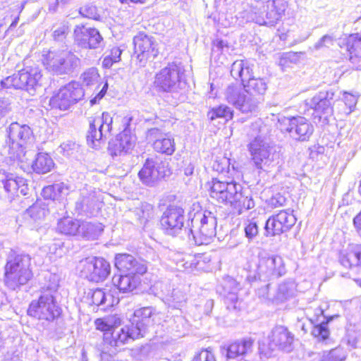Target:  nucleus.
<instances>
[{
    "mask_svg": "<svg viewBox=\"0 0 361 361\" xmlns=\"http://www.w3.org/2000/svg\"><path fill=\"white\" fill-rule=\"evenodd\" d=\"M158 315L152 307H145L139 308L134 312L135 318H137L136 321L142 322L148 326L154 323V317Z\"/></svg>",
    "mask_w": 361,
    "mask_h": 361,
    "instance_id": "40",
    "label": "nucleus"
},
{
    "mask_svg": "<svg viewBox=\"0 0 361 361\" xmlns=\"http://www.w3.org/2000/svg\"><path fill=\"white\" fill-rule=\"evenodd\" d=\"M131 121V116H128L123 118L124 129L123 132L117 135L114 140V156L117 155L118 153L120 154L122 152L126 154L134 147L135 139L128 128Z\"/></svg>",
    "mask_w": 361,
    "mask_h": 361,
    "instance_id": "27",
    "label": "nucleus"
},
{
    "mask_svg": "<svg viewBox=\"0 0 361 361\" xmlns=\"http://www.w3.org/2000/svg\"><path fill=\"white\" fill-rule=\"evenodd\" d=\"M238 343L235 341L230 344L227 348L226 356L229 359H234L239 356Z\"/></svg>",
    "mask_w": 361,
    "mask_h": 361,
    "instance_id": "59",
    "label": "nucleus"
},
{
    "mask_svg": "<svg viewBox=\"0 0 361 361\" xmlns=\"http://www.w3.org/2000/svg\"><path fill=\"white\" fill-rule=\"evenodd\" d=\"M227 102L243 113H252L258 110V101L252 99L240 86L229 85L225 92Z\"/></svg>",
    "mask_w": 361,
    "mask_h": 361,
    "instance_id": "16",
    "label": "nucleus"
},
{
    "mask_svg": "<svg viewBox=\"0 0 361 361\" xmlns=\"http://www.w3.org/2000/svg\"><path fill=\"white\" fill-rule=\"evenodd\" d=\"M80 63V59L68 50L49 51L43 59L45 68L56 75L72 73L79 66Z\"/></svg>",
    "mask_w": 361,
    "mask_h": 361,
    "instance_id": "7",
    "label": "nucleus"
},
{
    "mask_svg": "<svg viewBox=\"0 0 361 361\" xmlns=\"http://www.w3.org/2000/svg\"><path fill=\"white\" fill-rule=\"evenodd\" d=\"M44 78L39 66L30 61H24L23 68L1 80L2 88L13 87L23 90L34 95L43 86Z\"/></svg>",
    "mask_w": 361,
    "mask_h": 361,
    "instance_id": "4",
    "label": "nucleus"
},
{
    "mask_svg": "<svg viewBox=\"0 0 361 361\" xmlns=\"http://www.w3.org/2000/svg\"><path fill=\"white\" fill-rule=\"evenodd\" d=\"M66 30L67 29L64 26L55 30L53 33L54 40L60 42L65 39L67 33Z\"/></svg>",
    "mask_w": 361,
    "mask_h": 361,
    "instance_id": "62",
    "label": "nucleus"
},
{
    "mask_svg": "<svg viewBox=\"0 0 361 361\" xmlns=\"http://www.w3.org/2000/svg\"><path fill=\"white\" fill-rule=\"evenodd\" d=\"M103 202L95 191L82 190L80 197L75 203V210L78 214L87 216H96L102 207Z\"/></svg>",
    "mask_w": 361,
    "mask_h": 361,
    "instance_id": "23",
    "label": "nucleus"
},
{
    "mask_svg": "<svg viewBox=\"0 0 361 361\" xmlns=\"http://www.w3.org/2000/svg\"><path fill=\"white\" fill-rule=\"evenodd\" d=\"M356 39V36H349L347 40L349 61L354 69L361 70V41Z\"/></svg>",
    "mask_w": 361,
    "mask_h": 361,
    "instance_id": "33",
    "label": "nucleus"
},
{
    "mask_svg": "<svg viewBox=\"0 0 361 361\" xmlns=\"http://www.w3.org/2000/svg\"><path fill=\"white\" fill-rule=\"evenodd\" d=\"M208 185L210 197L219 202L228 204L235 214L240 215L255 207L252 196L235 181L212 178Z\"/></svg>",
    "mask_w": 361,
    "mask_h": 361,
    "instance_id": "1",
    "label": "nucleus"
},
{
    "mask_svg": "<svg viewBox=\"0 0 361 361\" xmlns=\"http://www.w3.org/2000/svg\"><path fill=\"white\" fill-rule=\"evenodd\" d=\"M94 324L96 329L103 332V341L99 346L101 360L111 361L113 324H109L103 318L97 319Z\"/></svg>",
    "mask_w": 361,
    "mask_h": 361,
    "instance_id": "25",
    "label": "nucleus"
},
{
    "mask_svg": "<svg viewBox=\"0 0 361 361\" xmlns=\"http://www.w3.org/2000/svg\"><path fill=\"white\" fill-rule=\"evenodd\" d=\"M231 74L234 78H240L244 85L252 78V68L247 61L237 60L231 66Z\"/></svg>",
    "mask_w": 361,
    "mask_h": 361,
    "instance_id": "34",
    "label": "nucleus"
},
{
    "mask_svg": "<svg viewBox=\"0 0 361 361\" xmlns=\"http://www.w3.org/2000/svg\"><path fill=\"white\" fill-rule=\"evenodd\" d=\"M347 354L342 348H336L324 355L322 361H344Z\"/></svg>",
    "mask_w": 361,
    "mask_h": 361,
    "instance_id": "47",
    "label": "nucleus"
},
{
    "mask_svg": "<svg viewBox=\"0 0 361 361\" xmlns=\"http://www.w3.org/2000/svg\"><path fill=\"white\" fill-rule=\"evenodd\" d=\"M343 100L349 108L348 113H351L357 104V98L351 94L345 92L343 94Z\"/></svg>",
    "mask_w": 361,
    "mask_h": 361,
    "instance_id": "57",
    "label": "nucleus"
},
{
    "mask_svg": "<svg viewBox=\"0 0 361 361\" xmlns=\"http://www.w3.org/2000/svg\"><path fill=\"white\" fill-rule=\"evenodd\" d=\"M85 92L78 82H71L59 89L49 100L51 109L67 110L83 98Z\"/></svg>",
    "mask_w": 361,
    "mask_h": 361,
    "instance_id": "12",
    "label": "nucleus"
},
{
    "mask_svg": "<svg viewBox=\"0 0 361 361\" xmlns=\"http://www.w3.org/2000/svg\"><path fill=\"white\" fill-rule=\"evenodd\" d=\"M296 223V218L287 210H281L270 216L265 224L267 235L274 236L288 231Z\"/></svg>",
    "mask_w": 361,
    "mask_h": 361,
    "instance_id": "19",
    "label": "nucleus"
},
{
    "mask_svg": "<svg viewBox=\"0 0 361 361\" xmlns=\"http://www.w3.org/2000/svg\"><path fill=\"white\" fill-rule=\"evenodd\" d=\"M74 34L76 44L84 49H96L102 40L97 29L85 25H77Z\"/></svg>",
    "mask_w": 361,
    "mask_h": 361,
    "instance_id": "24",
    "label": "nucleus"
},
{
    "mask_svg": "<svg viewBox=\"0 0 361 361\" xmlns=\"http://www.w3.org/2000/svg\"><path fill=\"white\" fill-rule=\"evenodd\" d=\"M279 123L281 130L295 141H307L314 132L313 125L303 116L281 117Z\"/></svg>",
    "mask_w": 361,
    "mask_h": 361,
    "instance_id": "11",
    "label": "nucleus"
},
{
    "mask_svg": "<svg viewBox=\"0 0 361 361\" xmlns=\"http://www.w3.org/2000/svg\"><path fill=\"white\" fill-rule=\"evenodd\" d=\"M184 210L178 206L170 205L163 213L160 224L166 233L176 235L182 230L184 226Z\"/></svg>",
    "mask_w": 361,
    "mask_h": 361,
    "instance_id": "18",
    "label": "nucleus"
},
{
    "mask_svg": "<svg viewBox=\"0 0 361 361\" xmlns=\"http://www.w3.org/2000/svg\"><path fill=\"white\" fill-rule=\"evenodd\" d=\"M135 53L140 62L154 58L157 56L159 50L157 43L154 38L144 32H139L133 38Z\"/></svg>",
    "mask_w": 361,
    "mask_h": 361,
    "instance_id": "21",
    "label": "nucleus"
},
{
    "mask_svg": "<svg viewBox=\"0 0 361 361\" xmlns=\"http://www.w3.org/2000/svg\"><path fill=\"white\" fill-rule=\"evenodd\" d=\"M53 281L42 288L41 294L37 300H32L29 305L27 314L39 320L54 322L62 313V309L58 304L56 294L59 283L55 275H49Z\"/></svg>",
    "mask_w": 361,
    "mask_h": 361,
    "instance_id": "2",
    "label": "nucleus"
},
{
    "mask_svg": "<svg viewBox=\"0 0 361 361\" xmlns=\"http://www.w3.org/2000/svg\"><path fill=\"white\" fill-rule=\"evenodd\" d=\"M339 262L345 268L361 266V244H350L341 250Z\"/></svg>",
    "mask_w": 361,
    "mask_h": 361,
    "instance_id": "28",
    "label": "nucleus"
},
{
    "mask_svg": "<svg viewBox=\"0 0 361 361\" xmlns=\"http://www.w3.org/2000/svg\"><path fill=\"white\" fill-rule=\"evenodd\" d=\"M114 267L122 272L127 274H143L147 271V265L143 260H136L128 254H118L114 257Z\"/></svg>",
    "mask_w": 361,
    "mask_h": 361,
    "instance_id": "26",
    "label": "nucleus"
},
{
    "mask_svg": "<svg viewBox=\"0 0 361 361\" xmlns=\"http://www.w3.org/2000/svg\"><path fill=\"white\" fill-rule=\"evenodd\" d=\"M11 110V104L7 99L0 98V119Z\"/></svg>",
    "mask_w": 361,
    "mask_h": 361,
    "instance_id": "58",
    "label": "nucleus"
},
{
    "mask_svg": "<svg viewBox=\"0 0 361 361\" xmlns=\"http://www.w3.org/2000/svg\"><path fill=\"white\" fill-rule=\"evenodd\" d=\"M214 50L216 49L217 51H224L225 49H228V43L222 39H216L214 42Z\"/></svg>",
    "mask_w": 361,
    "mask_h": 361,
    "instance_id": "64",
    "label": "nucleus"
},
{
    "mask_svg": "<svg viewBox=\"0 0 361 361\" xmlns=\"http://www.w3.org/2000/svg\"><path fill=\"white\" fill-rule=\"evenodd\" d=\"M237 343H238L239 355H243L252 350L254 341L250 338H246L237 341Z\"/></svg>",
    "mask_w": 361,
    "mask_h": 361,
    "instance_id": "50",
    "label": "nucleus"
},
{
    "mask_svg": "<svg viewBox=\"0 0 361 361\" xmlns=\"http://www.w3.org/2000/svg\"><path fill=\"white\" fill-rule=\"evenodd\" d=\"M233 111L231 108L224 105L213 109L208 113V117L211 120H214L216 118H224L226 121H228L233 118Z\"/></svg>",
    "mask_w": 361,
    "mask_h": 361,
    "instance_id": "42",
    "label": "nucleus"
},
{
    "mask_svg": "<svg viewBox=\"0 0 361 361\" xmlns=\"http://www.w3.org/2000/svg\"><path fill=\"white\" fill-rule=\"evenodd\" d=\"M53 188L56 192L57 198L61 196L67 195L71 190L69 185L63 182L53 184Z\"/></svg>",
    "mask_w": 361,
    "mask_h": 361,
    "instance_id": "53",
    "label": "nucleus"
},
{
    "mask_svg": "<svg viewBox=\"0 0 361 361\" xmlns=\"http://www.w3.org/2000/svg\"><path fill=\"white\" fill-rule=\"evenodd\" d=\"M138 204L139 206L135 209L133 212L140 224L146 223L154 216L153 207L147 203L139 202Z\"/></svg>",
    "mask_w": 361,
    "mask_h": 361,
    "instance_id": "41",
    "label": "nucleus"
},
{
    "mask_svg": "<svg viewBox=\"0 0 361 361\" xmlns=\"http://www.w3.org/2000/svg\"><path fill=\"white\" fill-rule=\"evenodd\" d=\"M82 84L87 87L97 91L100 87L102 78L96 68H90L85 71L81 75Z\"/></svg>",
    "mask_w": 361,
    "mask_h": 361,
    "instance_id": "37",
    "label": "nucleus"
},
{
    "mask_svg": "<svg viewBox=\"0 0 361 361\" xmlns=\"http://www.w3.org/2000/svg\"><path fill=\"white\" fill-rule=\"evenodd\" d=\"M251 128L259 135H257L250 142L248 150L256 167L262 169L264 166H269L274 160L273 147L267 139L262 136V132L266 126H262V121L260 119L253 123Z\"/></svg>",
    "mask_w": 361,
    "mask_h": 361,
    "instance_id": "6",
    "label": "nucleus"
},
{
    "mask_svg": "<svg viewBox=\"0 0 361 361\" xmlns=\"http://www.w3.org/2000/svg\"><path fill=\"white\" fill-rule=\"evenodd\" d=\"M295 289V283L286 281L281 283L278 288L277 295L280 299H286L293 295Z\"/></svg>",
    "mask_w": 361,
    "mask_h": 361,
    "instance_id": "45",
    "label": "nucleus"
},
{
    "mask_svg": "<svg viewBox=\"0 0 361 361\" xmlns=\"http://www.w3.org/2000/svg\"><path fill=\"white\" fill-rule=\"evenodd\" d=\"M8 140L7 142L10 154L16 158L24 154V149L34 142V135L30 127L25 124L13 122L6 130Z\"/></svg>",
    "mask_w": 361,
    "mask_h": 361,
    "instance_id": "9",
    "label": "nucleus"
},
{
    "mask_svg": "<svg viewBox=\"0 0 361 361\" xmlns=\"http://www.w3.org/2000/svg\"><path fill=\"white\" fill-rule=\"evenodd\" d=\"M146 140L159 153L171 155L175 152L174 138L170 133H165L159 128H152L147 131Z\"/></svg>",
    "mask_w": 361,
    "mask_h": 361,
    "instance_id": "20",
    "label": "nucleus"
},
{
    "mask_svg": "<svg viewBox=\"0 0 361 361\" xmlns=\"http://www.w3.org/2000/svg\"><path fill=\"white\" fill-rule=\"evenodd\" d=\"M26 180L23 178L17 176L15 174L7 173L6 178L4 180L2 188L8 194L9 197L18 196V193L25 195L27 193L28 188Z\"/></svg>",
    "mask_w": 361,
    "mask_h": 361,
    "instance_id": "29",
    "label": "nucleus"
},
{
    "mask_svg": "<svg viewBox=\"0 0 361 361\" xmlns=\"http://www.w3.org/2000/svg\"><path fill=\"white\" fill-rule=\"evenodd\" d=\"M258 226L255 222H249L245 227V233L249 240H252L258 234Z\"/></svg>",
    "mask_w": 361,
    "mask_h": 361,
    "instance_id": "54",
    "label": "nucleus"
},
{
    "mask_svg": "<svg viewBox=\"0 0 361 361\" xmlns=\"http://www.w3.org/2000/svg\"><path fill=\"white\" fill-rule=\"evenodd\" d=\"M79 12L82 16L90 19L99 20L100 17L97 7L92 4H87L81 7Z\"/></svg>",
    "mask_w": 361,
    "mask_h": 361,
    "instance_id": "49",
    "label": "nucleus"
},
{
    "mask_svg": "<svg viewBox=\"0 0 361 361\" xmlns=\"http://www.w3.org/2000/svg\"><path fill=\"white\" fill-rule=\"evenodd\" d=\"M268 339V345L271 350H281L288 353L293 350L294 335L284 326H275Z\"/></svg>",
    "mask_w": 361,
    "mask_h": 361,
    "instance_id": "22",
    "label": "nucleus"
},
{
    "mask_svg": "<svg viewBox=\"0 0 361 361\" xmlns=\"http://www.w3.org/2000/svg\"><path fill=\"white\" fill-rule=\"evenodd\" d=\"M138 279L135 275L132 274H121L116 286L121 292H130L136 288L139 282Z\"/></svg>",
    "mask_w": 361,
    "mask_h": 361,
    "instance_id": "39",
    "label": "nucleus"
},
{
    "mask_svg": "<svg viewBox=\"0 0 361 361\" xmlns=\"http://www.w3.org/2000/svg\"><path fill=\"white\" fill-rule=\"evenodd\" d=\"M250 6V18L259 25L274 26L288 7L285 0H245Z\"/></svg>",
    "mask_w": 361,
    "mask_h": 361,
    "instance_id": "5",
    "label": "nucleus"
},
{
    "mask_svg": "<svg viewBox=\"0 0 361 361\" xmlns=\"http://www.w3.org/2000/svg\"><path fill=\"white\" fill-rule=\"evenodd\" d=\"M183 74V68L180 65L176 63H169L156 73L154 86L160 92L178 93L183 85L181 81Z\"/></svg>",
    "mask_w": 361,
    "mask_h": 361,
    "instance_id": "8",
    "label": "nucleus"
},
{
    "mask_svg": "<svg viewBox=\"0 0 361 361\" xmlns=\"http://www.w3.org/2000/svg\"><path fill=\"white\" fill-rule=\"evenodd\" d=\"M286 198L279 194L276 195V196L273 197L271 199V204L274 207H279L284 206L286 204Z\"/></svg>",
    "mask_w": 361,
    "mask_h": 361,
    "instance_id": "63",
    "label": "nucleus"
},
{
    "mask_svg": "<svg viewBox=\"0 0 361 361\" xmlns=\"http://www.w3.org/2000/svg\"><path fill=\"white\" fill-rule=\"evenodd\" d=\"M245 92L252 99H257L258 105L263 100V96L267 90V82L264 78L252 77L243 85Z\"/></svg>",
    "mask_w": 361,
    "mask_h": 361,
    "instance_id": "32",
    "label": "nucleus"
},
{
    "mask_svg": "<svg viewBox=\"0 0 361 361\" xmlns=\"http://www.w3.org/2000/svg\"><path fill=\"white\" fill-rule=\"evenodd\" d=\"M191 224L190 231L198 245L208 244L216 235V220L210 212L195 214Z\"/></svg>",
    "mask_w": 361,
    "mask_h": 361,
    "instance_id": "10",
    "label": "nucleus"
},
{
    "mask_svg": "<svg viewBox=\"0 0 361 361\" xmlns=\"http://www.w3.org/2000/svg\"><path fill=\"white\" fill-rule=\"evenodd\" d=\"M47 214V210L42 207L39 203L33 204L25 212V214L29 216L34 221L42 219Z\"/></svg>",
    "mask_w": 361,
    "mask_h": 361,
    "instance_id": "44",
    "label": "nucleus"
},
{
    "mask_svg": "<svg viewBox=\"0 0 361 361\" xmlns=\"http://www.w3.org/2000/svg\"><path fill=\"white\" fill-rule=\"evenodd\" d=\"M315 316L317 317L315 322L319 323L313 326L311 334L319 341H325L330 335L327 325L334 317L326 318L324 315V310L320 307L315 310Z\"/></svg>",
    "mask_w": 361,
    "mask_h": 361,
    "instance_id": "31",
    "label": "nucleus"
},
{
    "mask_svg": "<svg viewBox=\"0 0 361 361\" xmlns=\"http://www.w3.org/2000/svg\"><path fill=\"white\" fill-rule=\"evenodd\" d=\"M80 276L98 283L106 279L111 272L109 262L102 257H90L80 261Z\"/></svg>",
    "mask_w": 361,
    "mask_h": 361,
    "instance_id": "13",
    "label": "nucleus"
},
{
    "mask_svg": "<svg viewBox=\"0 0 361 361\" xmlns=\"http://www.w3.org/2000/svg\"><path fill=\"white\" fill-rule=\"evenodd\" d=\"M169 172L168 163L155 156L146 159L138 176L144 184L153 186L164 178Z\"/></svg>",
    "mask_w": 361,
    "mask_h": 361,
    "instance_id": "14",
    "label": "nucleus"
},
{
    "mask_svg": "<svg viewBox=\"0 0 361 361\" xmlns=\"http://www.w3.org/2000/svg\"><path fill=\"white\" fill-rule=\"evenodd\" d=\"M334 39L332 36L324 35L315 44L314 48L319 49L322 47H329L334 44Z\"/></svg>",
    "mask_w": 361,
    "mask_h": 361,
    "instance_id": "55",
    "label": "nucleus"
},
{
    "mask_svg": "<svg viewBox=\"0 0 361 361\" xmlns=\"http://www.w3.org/2000/svg\"><path fill=\"white\" fill-rule=\"evenodd\" d=\"M107 89H108V83H107V82H105L104 84L103 85L102 89L97 93L95 97L90 100L91 104L94 105V104H97V102L98 101H99L101 99H102L103 97L105 95Z\"/></svg>",
    "mask_w": 361,
    "mask_h": 361,
    "instance_id": "61",
    "label": "nucleus"
},
{
    "mask_svg": "<svg viewBox=\"0 0 361 361\" xmlns=\"http://www.w3.org/2000/svg\"><path fill=\"white\" fill-rule=\"evenodd\" d=\"M113 117L109 113L102 114V117L97 120H90V127L87 134V145L92 148L99 147L103 138L111 135Z\"/></svg>",
    "mask_w": 361,
    "mask_h": 361,
    "instance_id": "15",
    "label": "nucleus"
},
{
    "mask_svg": "<svg viewBox=\"0 0 361 361\" xmlns=\"http://www.w3.org/2000/svg\"><path fill=\"white\" fill-rule=\"evenodd\" d=\"M230 166L229 159L226 157H217L212 164L214 171L218 173H224L228 170Z\"/></svg>",
    "mask_w": 361,
    "mask_h": 361,
    "instance_id": "48",
    "label": "nucleus"
},
{
    "mask_svg": "<svg viewBox=\"0 0 361 361\" xmlns=\"http://www.w3.org/2000/svg\"><path fill=\"white\" fill-rule=\"evenodd\" d=\"M54 163L47 153H38L32 164L33 171L37 173H47L54 168Z\"/></svg>",
    "mask_w": 361,
    "mask_h": 361,
    "instance_id": "36",
    "label": "nucleus"
},
{
    "mask_svg": "<svg viewBox=\"0 0 361 361\" xmlns=\"http://www.w3.org/2000/svg\"><path fill=\"white\" fill-rule=\"evenodd\" d=\"M129 340H132V338L131 336L129 335L128 328L126 326L125 327L121 328L117 332L116 338L114 337V343L116 345H118L119 343L124 344Z\"/></svg>",
    "mask_w": 361,
    "mask_h": 361,
    "instance_id": "52",
    "label": "nucleus"
},
{
    "mask_svg": "<svg viewBox=\"0 0 361 361\" xmlns=\"http://www.w3.org/2000/svg\"><path fill=\"white\" fill-rule=\"evenodd\" d=\"M136 322V324L134 325L133 323L131 325L126 326L128 328V331L129 332V335L131 336L132 340L137 339L140 337H143L146 332V326L142 322Z\"/></svg>",
    "mask_w": 361,
    "mask_h": 361,
    "instance_id": "46",
    "label": "nucleus"
},
{
    "mask_svg": "<svg viewBox=\"0 0 361 361\" xmlns=\"http://www.w3.org/2000/svg\"><path fill=\"white\" fill-rule=\"evenodd\" d=\"M31 259L28 254L13 250L9 252L4 269V283L6 287L16 290L31 280L33 276L30 268Z\"/></svg>",
    "mask_w": 361,
    "mask_h": 361,
    "instance_id": "3",
    "label": "nucleus"
},
{
    "mask_svg": "<svg viewBox=\"0 0 361 361\" xmlns=\"http://www.w3.org/2000/svg\"><path fill=\"white\" fill-rule=\"evenodd\" d=\"M103 231L104 226L97 221H85L80 224V233L87 240L97 239Z\"/></svg>",
    "mask_w": 361,
    "mask_h": 361,
    "instance_id": "35",
    "label": "nucleus"
},
{
    "mask_svg": "<svg viewBox=\"0 0 361 361\" xmlns=\"http://www.w3.org/2000/svg\"><path fill=\"white\" fill-rule=\"evenodd\" d=\"M334 96V92L331 90L319 92L311 99L310 106L318 114L329 115L333 111L331 101Z\"/></svg>",
    "mask_w": 361,
    "mask_h": 361,
    "instance_id": "30",
    "label": "nucleus"
},
{
    "mask_svg": "<svg viewBox=\"0 0 361 361\" xmlns=\"http://www.w3.org/2000/svg\"><path fill=\"white\" fill-rule=\"evenodd\" d=\"M77 149V145L75 142L68 141L62 143L58 150L59 152L65 157H70L73 154V152Z\"/></svg>",
    "mask_w": 361,
    "mask_h": 361,
    "instance_id": "51",
    "label": "nucleus"
},
{
    "mask_svg": "<svg viewBox=\"0 0 361 361\" xmlns=\"http://www.w3.org/2000/svg\"><path fill=\"white\" fill-rule=\"evenodd\" d=\"M197 264L195 257L191 255H184L177 259V269L180 271L192 270Z\"/></svg>",
    "mask_w": 361,
    "mask_h": 361,
    "instance_id": "43",
    "label": "nucleus"
},
{
    "mask_svg": "<svg viewBox=\"0 0 361 361\" xmlns=\"http://www.w3.org/2000/svg\"><path fill=\"white\" fill-rule=\"evenodd\" d=\"M42 195L47 200L57 199L56 192L53 188V185H47L42 189Z\"/></svg>",
    "mask_w": 361,
    "mask_h": 361,
    "instance_id": "60",
    "label": "nucleus"
},
{
    "mask_svg": "<svg viewBox=\"0 0 361 361\" xmlns=\"http://www.w3.org/2000/svg\"><path fill=\"white\" fill-rule=\"evenodd\" d=\"M256 271L260 277L264 278L279 277L286 272L283 259L280 256L270 255L264 252L258 255Z\"/></svg>",
    "mask_w": 361,
    "mask_h": 361,
    "instance_id": "17",
    "label": "nucleus"
},
{
    "mask_svg": "<svg viewBox=\"0 0 361 361\" xmlns=\"http://www.w3.org/2000/svg\"><path fill=\"white\" fill-rule=\"evenodd\" d=\"M80 224L78 220L65 218L59 220L57 231L63 234L75 235L80 232Z\"/></svg>",
    "mask_w": 361,
    "mask_h": 361,
    "instance_id": "38",
    "label": "nucleus"
},
{
    "mask_svg": "<svg viewBox=\"0 0 361 361\" xmlns=\"http://www.w3.org/2000/svg\"><path fill=\"white\" fill-rule=\"evenodd\" d=\"M194 361H216L214 354L209 350H201L194 358Z\"/></svg>",
    "mask_w": 361,
    "mask_h": 361,
    "instance_id": "56",
    "label": "nucleus"
}]
</instances>
